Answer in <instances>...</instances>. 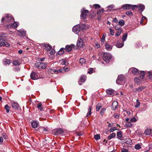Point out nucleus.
Here are the masks:
<instances>
[{"instance_id": "f257e3e1", "label": "nucleus", "mask_w": 152, "mask_h": 152, "mask_svg": "<svg viewBox=\"0 0 152 152\" xmlns=\"http://www.w3.org/2000/svg\"><path fill=\"white\" fill-rule=\"evenodd\" d=\"M14 20V19L10 14H6L4 17L2 19V21L4 23L8 22H12Z\"/></svg>"}, {"instance_id": "f03ea898", "label": "nucleus", "mask_w": 152, "mask_h": 152, "mask_svg": "<svg viewBox=\"0 0 152 152\" xmlns=\"http://www.w3.org/2000/svg\"><path fill=\"white\" fill-rule=\"evenodd\" d=\"M47 64L45 63H41L39 62L35 63V67L39 69H45L46 68Z\"/></svg>"}, {"instance_id": "7ed1b4c3", "label": "nucleus", "mask_w": 152, "mask_h": 152, "mask_svg": "<svg viewBox=\"0 0 152 152\" xmlns=\"http://www.w3.org/2000/svg\"><path fill=\"white\" fill-rule=\"evenodd\" d=\"M112 58V56L110 53H105L104 54L103 59L106 63H108Z\"/></svg>"}, {"instance_id": "20e7f679", "label": "nucleus", "mask_w": 152, "mask_h": 152, "mask_svg": "<svg viewBox=\"0 0 152 152\" xmlns=\"http://www.w3.org/2000/svg\"><path fill=\"white\" fill-rule=\"evenodd\" d=\"M41 46L43 49L46 50L47 51H50L52 48L51 46L50 45L45 43L42 44Z\"/></svg>"}, {"instance_id": "39448f33", "label": "nucleus", "mask_w": 152, "mask_h": 152, "mask_svg": "<svg viewBox=\"0 0 152 152\" xmlns=\"http://www.w3.org/2000/svg\"><path fill=\"white\" fill-rule=\"evenodd\" d=\"M81 26L79 25H77L75 26L72 28V31L76 34L78 33L80 30Z\"/></svg>"}, {"instance_id": "423d86ee", "label": "nucleus", "mask_w": 152, "mask_h": 152, "mask_svg": "<svg viewBox=\"0 0 152 152\" xmlns=\"http://www.w3.org/2000/svg\"><path fill=\"white\" fill-rule=\"evenodd\" d=\"M54 134L57 135L62 134L64 132L62 129H55L53 130Z\"/></svg>"}, {"instance_id": "0eeeda50", "label": "nucleus", "mask_w": 152, "mask_h": 152, "mask_svg": "<svg viewBox=\"0 0 152 152\" xmlns=\"http://www.w3.org/2000/svg\"><path fill=\"white\" fill-rule=\"evenodd\" d=\"M75 45L71 44L70 45H66L65 49L67 52L71 51L72 50V48H74Z\"/></svg>"}, {"instance_id": "6e6552de", "label": "nucleus", "mask_w": 152, "mask_h": 152, "mask_svg": "<svg viewBox=\"0 0 152 152\" xmlns=\"http://www.w3.org/2000/svg\"><path fill=\"white\" fill-rule=\"evenodd\" d=\"M88 13V11L87 10H85L83 12H82L81 14L80 15L81 18L83 19H86Z\"/></svg>"}, {"instance_id": "1a4fd4ad", "label": "nucleus", "mask_w": 152, "mask_h": 152, "mask_svg": "<svg viewBox=\"0 0 152 152\" xmlns=\"http://www.w3.org/2000/svg\"><path fill=\"white\" fill-rule=\"evenodd\" d=\"M124 78V76L121 75H119L118 76V78L116 80V83L117 84H121V83L119 82V81H123Z\"/></svg>"}, {"instance_id": "9d476101", "label": "nucleus", "mask_w": 152, "mask_h": 152, "mask_svg": "<svg viewBox=\"0 0 152 152\" xmlns=\"http://www.w3.org/2000/svg\"><path fill=\"white\" fill-rule=\"evenodd\" d=\"M84 44L82 39L79 38L77 42V45L79 47H81L83 46Z\"/></svg>"}, {"instance_id": "9b49d317", "label": "nucleus", "mask_w": 152, "mask_h": 152, "mask_svg": "<svg viewBox=\"0 0 152 152\" xmlns=\"http://www.w3.org/2000/svg\"><path fill=\"white\" fill-rule=\"evenodd\" d=\"M18 34L20 36L23 37L26 36V31H23L22 30L18 31Z\"/></svg>"}, {"instance_id": "f8f14e48", "label": "nucleus", "mask_w": 152, "mask_h": 152, "mask_svg": "<svg viewBox=\"0 0 152 152\" xmlns=\"http://www.w3.org/2000/svg\"><path fill=\"white\" fill-rule=\"evenodd\" d=\"M129 70L132 71L133 74L137 75L139 73L138 69L135 68H132Z\"/></svg>"}, {"instance_id": "ddd939ff", "label": "nucleus", "mask_w": 152, "mask_h": 152, "mask_svg": "<svg viewBox=\"0 0 152 152\" xmlns=\"http://www.w3.org/2000/svg\"><path fill=\"white\" fill-rule=\"evenodd\" d=\"M18 23L15 22L11 25L9 24L7 25V26L9 28L12 27L15 28H16L18 26Z\"/></svg>"}, {"instance_id": "4468645a", "label": "nucleus", "mask_w": 152, "mask_h": 152, "mask_svg": "<svg viewBox=\"0 0 152 152\" xmlns=\"http://www.w3.org/2000/svg\"><path fill=\"white\" fill-rule=\"evenodd\" d=\"M117 137L118 139L120 140H123L124 137L122 136V132L121 131L117 132Z\"/></svg>"}, {"instance_id": "2eb2a0df", "label": "nucleus", "mask_w": 152, "mask_h": 152, "mask_svg": "<svg viewBox=\"0 0 152 152\" xmlns=\"http://www.w3.org/2000/svg\"><path fill=\"white\" fill-rule=\"evenodd\" d=\"M21 63V61L20 59L14 60L12 61V64L15 66H18Z\"/></svg>"}, {"instance_id": "dca6fc26", "label": "nucleus", "mask_w": 152, "mask_h": 152, "mask_svg": "<svg viewBox=\"0 0 152 152\" xmlns=\"http://www.w3.org/2000/svg\"><path fill=\"white\" fill-rule=\"evenodd\" d=\"M114 91V90L111 88H109L106 90V92L108 95H111L113 94Z\"/></svg>"}, {"instance_id": "f3484780", "label": "nucleus", "mask_w": 152, "mask_h": 152, "mask_svg": "<svg viewBox=\"0 0 152 152\" xmlns=\"http://www.w3.org/2000/svg\"><path fill=\"white\" fill-rule=\"evenodd\" d=\"M151 129L149 128H147L144 131V134L146 135H149L151 134Z\"/></svg>"}, {"instance_id": "a211bd4d", "label": "nucleus", "mask_w": 152, "mask_h": 152, "mask_svg": "<svg viewBox=\"0 0 152 152\" xmlns=\"http://www.w3.org/2000/svg\"><path fill=\"white\" fill-rule=\"evenodd\" d=\"M32 127L34 128H36L38 126V123L36 121H34L31 122Z\"/></svg>"}, {"instance_id": "6ab92c4d", "label": "nucleus", "mask_w": 152, "mask_h": 152, "mask_svg": "<svg viewBox=\"0 0 152 152\" xmlns=\"http://www.w3.org/2000/svg\"><path fill=\"white\" fill-rule=\"evenodd\" d=\"M12 108L15 109H17L19 107V105L15 102H13L12 104Z\"/></svg>"}, {"instance_id": "aec40b11", "label": "nucleus", "mask_w": 152, "mask_h": 152, "mask_svg": "<svg viewBox=\"0 0 152 152\" xmlns=\"http://www.w3.org/2000/svg\"><path fill=\"white\" fill-rule=\"evenodd\" d=\"M118 105V102L116 101H114L112 104L113 110H114L116 109Z\"/></svg>"}, {"instance_id": "412c9836", "label": "nucleus", "mask_w": 152, "mask_h": 152, "mask_svg": "<svg viewBox=\"0 0 152 152\" xmlns=\"http://www.w3.org/2000/svg\"><path fill=\"white\" fill-rule=\"evenodd\" d=\"M105 46L106 50L108 51H110L112 48V46L108 43H106Z\"/></svg>"}, {"instance_id": "4be33fe9", "label": "nucleus", "mask_w": 152, "mask_h": 152, "mask_svg": "<svg viewBox=\"0 0 152 152\" xmlns=\"http://www.w3.org/2000/svg\"><path fill=\"white\" fill-rule=\"evenodd\" d=\"M30 77L31 79L34 80L37 79V77L36 76V74L34 72H32L31 73L30 75Z\"/></svg>"}, {"instance_id": "5701e85b", "label": "nucleus", "mask_w": 152, "mask_h": 152, "mask_svg": "<svg viewBox=\"0 0 152 152\" xmlns=\"http://www.w3.org/2000/svg\"><path fill=\"white\" fill-rule=\"evenodd\" d=\"M6 46L7 47H8L9 46H10L9 44L5 41L4 42H1L0 43V47H2V46Z\"/></svg>"}, {"instance_id": "b1692460", "label": "nucleus", "mask_w": 152, "mask_h": 152, "mask_svg": "<svg viewBox=\"0 0 152 152\" xmlns=\"http://www.w3.org/2000/svg\"><path fill=\"white\" fill-rule=\"evenodd\" d=\"M131 5L130 4H125L122 6V8L125 10H128L130 8Z\"/></svg>"}, {"instance_id": "393cba45", "label": "nucleus", "mask_w": 152, "mask_h": 152, "mask_svg": "<svg viewBox=\"0 0 152 152\" xmlns=\"http://www.w3.org/2000/svg\"><path fill=\"white\" fill-rule=\"evenodd\" d=\"M86 80V77L85 76H82L80 77V81L79 82V84L81 85V84L80 83L84 82Z\"/></svg>"}, {"instance_id": "a878e982", "label": "nucleus", "mask_w": 152, "mask_h": 152, "mask_svg": "<svg viewBox=\"0 0 152 152\" xmlns=\"http://www.w3.org/2000/svg\"><path fill=\"white\" fill-rule=\"evenodd\" d=\"M133 124L129 121V122H127L125 124V126L126 127H131L132 126Z\"/></svg>"}, {"instance_id": "bb28decb", "label": "nucleus", "mask_w": 152, "mask_h": 152, "mask_svg": "<svg viewBox=\"0 0 152 152\" xmlns=\"http://www.w3.org/2000/svg\"><path fill=\"white\" fill-rule=\"evenodd\" d=\"M139 11H141V12L143 11L145 9V6L143 4L140 5L139 6Z\"/></svg>"}, {"instance_id": "cd10ccee", "label": "nucleus", "mask_w": 152, "mask_h": 152, "mask_svg": "<svg viewBox=\"0 0 152 152\" xmlns=\"http://www.w3.org/2000/svg\"><path fill=\"white\" fill-rule=\"evenodd\" d=\"M7 39V36H3V35H0V41L2 40V41H5Z\"/></svg>"}, {"instance_id": "c85d7f7f", "label": "nucleus", "mask_w": 152, "mask_h": 152, "mask_svg": "<svg viewBox=\"0 0 152 152\" xmlns=\"http://www.w3.org/2000/svg\"><path fill=\"white\" fill-rule=\"evenodd\" d=\"M115 134L114 133H113L109 135L107 137L108 140H110L113 138L115 136Z\"/></svg>"}, {"instance_id": "c756f323", "label": "nucleus", "mask_w": 152, "mask_h": 152, "mask_svg": "<svg viewBox=\"0 0 152 152\" xmlns=\"http://www.w3.org/2000/svg\"><path fill=\"white\" fill-rule=\"evenodd\" d=\"M145 72L144 71H141L140 74V77L141 79H143L145 75Z\"/></svg>"}, {"instance_id": "7c9ffc66", "label": "nucleus", "mask_w": 152, "mask_h": 152, "mask_svg": "<svg viewBox=\"0 0 152 152\" xmlns=\"http://www.w3.org/2000/svg\"><path fill=\"white\" fill-rule=\"evenodd\" d=\"M59 62L62 65H66L67 64V63L66 61L64 59H62Z\"/></svg>"}, {"instance_id": "2f4dec72", "label": "nucleus", "mask_w": 152, "mask_h": 152, "mask_svg": "<svg viewBox=\"0 0 152 152\" xmlns=\"http://www.w3.org/2000/svg\"><path fill=\"white\" fill-rule=\"evenodd\" d=\"M64 48H61L59 51L57 53V54L58 55H61L63 54L64 52Z\"/></svg>"}, {"instance_id": "473e14b6", "label": "nucleus", "mask_w": 152, "mask_h": 152, "mask_svg": "<svg viewBox=\"0 0 152 152\" xmlns=\"http://www.w3.org/2000/svg\"><path fill=\"white\" fill-rule=\"evenodd\" d=\"M91 106H89V107L88 110V112L87 113V115H86V117H88L89 115H90L91 114Z\"/></svg>"}, {"instance_id": "72a5a7b5", "label": "nucleus", "mask_w": 152, "mask_h": 152, "mask_svg": "<svg viewBox=\"0 0 152 152\" xmlns=\"http://www.w3.org/2000/svg\"><path fill=\"white\" fill-rule=\"evenodd\" d=\"M119 24L121 26H124L125 24V21L123 20H121L118 22Z\"/></svg>"}, {"instance_id": "f704fd0d", "label": "nucleus", "mask_w": 152, "mask_h": 152, "mask_svg": "<svg viewBox=\"0 0 152 152\" xmlns=\"http://www.w3.org/2000/svg\"><path fill=\"white\" fill-rule=\"evenodd\" d=\"M5 109L6 110L7 113H8L9 112L10 107L8 104H6L4 107Z\"/></svg>"}, {"instance_id": "c9c22d12", "label": "nucleus", "mask_w": 152, "mask_h": 152, "mask_svg": "<svg viewBox=\"0 0 152 152\" xmlns=\"http://www.w3.org/2000/svg\"><path fill=\"white\" fill-rule=\"evenodd\" d=\"M124 45V43H117L116 44V46L118 48H121L123 47Z\"/></svg>"}, {"instance_id": "e433bc0d", "label": "nucleus", "mask_w": 152, "mask_h": 152, "mask_svg": "<svg viewBox=\"0 0 152 152\" xmlns=\"http://www.w3.org/2000/svg\"><path fill=\"white\" fill-rule=\"evenodd\" d=\"M134 81L136 83L139 84L140 83V79L138 77H135L134 79Z\"/></svg>"}, {"instance_id": "4c0bfd02", "label": "nucleus", "mask_w": 152, "mask_h": 152, "mask_svg": "<svg viewBox=\"0 0 152 152\" xmlns=\"http://www.w3.org/2000/svg\"><path fill=\"white\" fill-rule=\"evenodd\" d=\"M63 69H60L57 70L55 69H53V72L55 73H58L60 72H61L62 71Z\"/></svg>"}, {"instance_id": "58836bf2", "label": "nucleus", "mask_w": 152, "mask_h": 152, "mask_svg": "<svg viewBox=\"0 0 152 152\" xmlns=\"http://www.w3.org/2000/svg\"><path fill=\"white\" fill-rule=\"evenodd\" d=\"M127 36V33L124 34L122 38V40L123 42H124L126 39Z\"/></svg>"}, {"instance_id": "ea45409f", "label": "nucleus", "mask_w": 152, "mask_h": 152, "mask_svg": "<svg viewBox=\"0 0 152 152\" xmlns=\"http://www.w3.org/2000/svg\"><path fill=\"white\" fill-rule=\"evenodd\" d=\"M86 62L85 59L83 58H81L80 59V63L81 65L85 64Z\"/></svg>"}, {"instance_id": "a19ab883", "label": "nucleus", "mask_w": 152, "mask_h": 152, "mask_svg": "<svg viewBox=\"0 0 152 152\" xmlns=\"http://www.w3.org/2000/svg\"><path fill=\"white\" fill-rule=\"evenodd\" d=\"M42 104L40 103H39L37 105V108L39 109L41 111L43 110V108L42 107Z\"/></svg>"}, {"instance_id": "79ce46f5", "label": "nucleus", "mask_w": 152, "mask_h": 152, "mask_svg": "<svg viewBox=\"0 0 152 152\" xmlns=\"http://www.w3.org/2000/svg\"><path fill=\"white\" fill-rule=\"evenodd\" d=\"M126 14L129 16H131L133 15L132 12L130 11H127L126 12Z\"/></svg>"}, {"instance_id": "37998d69", "label": "nucleus", "mask_w": 152, "mask_h": 152, "mask_svg": "<svg viewBox=\"0 0 152 152\" xmlns=\"http://www.w3.org/2000/svg\"><path fill=\"white\" fill-rule=\"evenodd\" d=\"M122 32V29H119L116 32V33L115 34V35L117 36H118Z\"/></svg>"}, {"instance_id": "c03bdc74", "label": "nucleus", "mask_w": 152, "mask_h": 152, "mask_svg": "<svg viewBox=\"0 0 152 152\" xmlns=\"http://www.w3.org/2000/svg\"><path fill=\"white\" fill-rule=\"evenodd\" d=\"M11 61L9 59H7L5 61H4V64H8L9 65L10 64Z\"/></svg>"}, {"instance_id": "a18cd8bd", "label": "nucleus", "mask_w": 152, "mask_h": 152, "mask_svg": "<svg viewBox=\"0 0 152 152\" xmlns=\"http://www.w3.org/2000/svg\"><path fill=\"white\" fill-rule=\"evenodd\" d=\"M145 87L143 86H140L137 88V91L140 92L141 91L144 89Z\"/></svg>"}, {"instance_id": "49530a36", "label": "nucleus", "mask_w": 152, "mask_h": 152, "mask_svg": "<svg viewBox=\"0 0 152 152\" xmlns=\"http://www.w3.org/2000/svg\"><path fill=\"white\" fill-rule=\"evenodd\" d=\"M136 102L137 103L135 105V108H137L140 106V103L138 99L136 100Z\"/></svg>"}, {"instance_id": "de8ad7c7", "label": "nucleus", "mask_w": 152, "mask_h": 152, "mask_svg": "<svg viewBox=\"0 0 152 152\" xmlns=\"http://www.w3.org/2000/svg\"><path fill=\"white\" fill-rule=\"evenodd\" d=\"M121 27L119 24L116 25L115 27V28L116 30H119L121 29Z\"/></svg>"}, {"instance_id": "09e8293b", "label": "nucleus", "mask_w": 152, "mask_h": 152, "mask_svg": "<svg viewBox=\"0 0 152 152\" xmlns=\"http://www.w3.org/2000/svg\"><path fill=\"white\" fill-rule=\"evenodd\" d=\"M94 138L96 140H98L100 138V137L99 134H96L94 135Z\"/></svg>"}, {"instance_id": "8fccbe9b", "label": "nucleus", "mask_w": 152, "mask_h": 152, "mask_svg": "<svg viewBox=\"0 0 152 152\" xmlns=\"http://www.w3.org/2000/svg\"><path fill=\"white\" fill-rule=\"evenodd\" d=\"M135 148L136 149L138 150L140 149L141 148V147L140 145L138 144L135 145Z\"/></svg>"}, {"instance_id": "3c124183", "label": "nucleus", "mask_w": 152, "mask_h": 152, "mask_svg": "<svg viewBox=\"0 0 152 152\" xmlns=\"http://www.w3.org/2000/svg\"><path fill=\"white\" fill-rule=\"evenodd\" d=\"M148 76L150 79H152V72L150 71L149 72L148 74Z\"/></svg>"}, {"instance_id": "603ef678", "label": "nucleus", "mask_w": 152, "mask_h": 152, "mask_svg": "<svg viewBox=\"0 0 152 152\" xmlns=\"http://www.w3.org/2000/svg\"><path fill=\"white\" fill-rule=\"evenodd\" d=\"M93 6L96 9H98L100 7V6L98 4H95L93 5Z\"/></svg>"}, {"instance_id": "864d4df0", "label": "nucleus", "mask_w": 152, "mask_h": 152, "mask_svg": "<svg viewBox=\"0 0 152 152\" xmlns=\"http://www.w3.org/2000/svg\"><path fill=\"white\" fill-rule=\"evenodd\" d=\"M137 6L136 5H131L130 8H132V10L135 9L136 8H137Z\"/></svg>"}, {"instance_id": "5fc2aeb1", "label": "nucleus", "mask_w": 152, "mask_h": 152, "mask_svg": "<svg viewBox=\"0 0 152 152\" xmlns=\"http://www.w3.org/2000/svg\"><path fill=\"white\" fill-rule=\"evenodd\" d=\"M130 121L131 122H134L137 121V120L135 118L133 117L131 119Z\"/></svg>"}, {"instance_id": "6e6d98bb", "label": "nucleus", "mask_w": 152, "mask_h": 152, "mask_svg": "<svg viewBox=\"0 0 152 152\" xmlns=\"http://www.w3.org/2000/svg\"><path fill=\"white\" fill-rule=\"evenodd\" d=\"M109 30L110 34L112 35H113L114 34V31L111 29V28H109Z\"/></svg>"}, {"instance_id": "4d7b16f0", "label": "nucleus", "mask_w": 152, "mask_h": 152, "mask_svg": "<svg viewBox=\"0 0 152 152\" xmlns=\"http://www.w3.org/2000/svg\"><path fill=\"white\" fill-rule=\"evenodd\" d=\"M13 70L15 71H18L20 70V68L19 66H17L13 69Z\"/></svg>"}, {"instance_id": "13d9d810", "label": "nucleus", "mask_w": 152, "mask_h": 152, "mask_svg": "<svg viewBox=\"0 0 152 152\" xmlns=\"http://www.w3.org/2000/svg\"><path fill=\"white\" fill-rule=\"evenodd\" d=\"M80 26L81 27V28H80V30L81 29L83 30L86 27V26L85 24H82V25H80Z\"/></svg>"}, {"instance_id": "bf43d9fd", "label": "nucleus", "mask_w": 152, "mask_h": 152, "mask_svg": "<svg viewBox=\"0 0 152 152\" xmlns=\"http://www.w3.org/2000/svg\"><path fill=\"white\" fill-rule=\"evenodd\" d=\"M116 128L115 127H113V128H111L110 129V132H113L115 130H116Z\"/></svg>"}, {"instance_id": "052dcab7", "label": "nucleus", "mask_w": 152, "mask_h": 152, "mask_svg": "<svg viewBox=\"0 0 152 152\" xmlns=\"http://www.w3.org/2000/svg\"><path fill=\"white\" fill-rule=\"evenodd\" d=\"M121 152H128V150L126 148H123L121 149Z\"/></svg>"}, {"instance_id": "680f3d73", "label": "nucleus", "mask_w": 152, "mask_h": 152, "mask_svg": "<svg viewBox=\"0 0 152 152\" xmlns=\"http://www.w3.org/2000/svg\"><path fill=\"white\" fill-rule=\"evenodd\" d=\"M100 45L98 43H96L95 46V48H96L98 49L99 48H100Z\"/></svg>"}, {"instance_id": "e2e57ef3", "label": "nucleus", "mask_w": 152, "mask_h": 152, "mask_svg": "<svg viewBox=\"0 0 152 152\" xmlns=\"http://www.w3.org/2000/svg\"><path fill=\"white\" fill-rule=\"evenodd\" d=\"M102 13V11L100 10H99L97 11V14L98 15H100Z\"/></svg>"}, {"instance_id": "0e129e2a", "label": "nucleus", "mask_w": 152, "mask_h": 152, "mask_svg": "<svg viewBox=\"0 0 152 152\" xmlns=\"http://www.w3.org/2000/svg\"><path fill=\"white\" fill-rule=\"evenodd\" d=\"M105 109L104 108H102V109L100 111V113L101 115H102L104 113V112L105 111Z\"/></svg>"}, {"instance_id": "69168bd1", "label": "nucleus", "mask_w": 152, "mask_h": 152, "mask_svg": "<svg viewBox=\"0 0 152 152\" xmlns=\"http://www.w3.org/2000/svg\"><path fill=\"white\" fill-rule=\"evenodd\" d=\"M93 69L92 68H90L89 69V71L88 72V73L89 74L92 73L93 71Z\"/></svg>"}, {"instance_id": "338daca9", "label": "nucleus", "mask_w": 152, "mask_h": 152, "mask_svg": "<svg viewBox=\"0 0 152 152\" xmlns=\"http://www.w3.org/2000/svg\"><path fill=\"white\" fill-rule=\"evenodd\" d=\"M101 107L100 106H97L96 107V110L97 111H99Z\"/></svg>"}, {"instance_id": "774afa93", "label": "nucleus", "mask_w": 152, "mask_h": 152, "mask_svg": "<svg viewBox=\"0 0 152 152\" xmlns=\"http://www.w3.org/2000/svg\"><path fill=\"white\" fill-rule=\"evenodd\" d=\"M2 136H3V137L5 139H6V134L4 133H3L2 134Z\"/></svg>"}]
</instances>
